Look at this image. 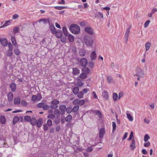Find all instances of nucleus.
<instances>
[{
    "instance_id": "f257e3e1",
    "label": "nucleus",
    "mask_w": 157,
    "mask_h": 157,
    "mask_svg": "<svg viewBox=\"0 0 157 157\" xmlns=\"http://www.w3.org/2000/svg\"><path fill=\"white\" fill-rule=\"evenodd\" d=\"M83 41L87 47H92L94 41L92 37L88 35H85L83 37Z\"/></svg>"
},
{
    "instance_id": "f03ea898",
    "label": "nucleus",
    "mask_w": 157,
    "mask_h": 157,
    "mask_svg": "<svg viewBox=\"0 0 157 157\" xmlns=\"http://www.w3.org/2000/svg\"><path fill=\"white\" fill-rule=\"evenodd\" d=\"M69 29L71 32L75 34H78L80 31V27L76 24H71L70 26Z\"/></svg>"
},
{
    "instance_id": "7ed1b4c3",
    "label": "nucleus",
    "mask_w": 157,
    "mask_h": 157,
    "mask_svg": "<svg viewBox=\"0 0 157 157\" xmlns=\"http://www.w3.org/2000/svg\"><path fill=\"white\" fill-rule=\"evenodd\" d=\"M52 105H50V108L52 109H56L58 107V104L59 103V101L56 99H54L51 102Z\"/></svg>"
},
{
    "instance_id": "20e7f679",
    "label": "nucleus",
    "mask_w": 157,
    "mask_h": 157,
    "mask_svg": "<svg viewBox=\"0 0 157 157\" xmlns=\"http://www.w3.org/2000/svg\"><path fill=\"white\" fill-rule=\"evenodd\" d=\"M136 71L137 74L134 75V76L136 75L138 76H140L143 77L144 75V71L140 67H137L136 69Z\"/></svg>"
},
{
    "instance_id": "39448f33",
    "label": "nucleus",
    "mask_w": 157,
    "mask_h": 157,
    "mask_svg": "<svg viewBox=\"0 0 157 157\" xmlns=\"http://www.w3.org/2000/svg\"><path fill=\"white\" fill-rule=\"evenodd\" d=\"M59 112L61 114V115H64L65 114L66 106L65 105H62L59 106Z\"/></svg>"
},
{
    "instance_id": "423d86ee",
    "label": "nucleus",
    "mask_w": 157,
    "mask_h": 157,
    "mask_svg": "<svg viewBox=\"0 0 157 157\" xmlns=\"http://www.w3.org/2000/svg\"><path fill=\"white\" fill-rule=\"evenodd\" d=\"M80 63L83 67H86L87 64V59L85 58H82L80 60Z\"/></svg>"
},
{
    "instance_id": "0eeeda50",
    "label": "nucleus",
    "mask_w": 157,
    "mask_h": 157,
    "mask_svg": "<svg viewBox=\"0 0 157 157\" xmlns=\"http://www.w3.org/2000/svg\"><path fill=\"white\" fill-rule=\"evenodd\" d=\"M85 30L86 32L91 35H93L94 33L92 29L90 27H86L85 29Z\"/></svg>"
},
{
    "instance_id": "6e6552de",
    "label": "nucleus",
    "mask_w": 157,
    "mask_h": 157,
    "mask_svg": "<svg viewBox=\"0 0 157 157\" xmlns=\"http://www.w3.org/2000/svg\"><path fill=\"white\" fill-rule=\"evenodd\" d=\"M55 34H56V36L57 38H59L62 37L63 33L61 30H58L56 32V33Z\"/></svg>"
},
{
    "instance_id": "1a4fd4ad",
    "label": "nucleus",
    "mask_w": 157,
    "mask_h": 157,
    "mask_svg": "<svg viewBox=\"0 0 157 157\" xmlns=\"http://www.w3.org/2000/svg\"><path fill=\"white\" fill-rule=\"evenodd\" d=\"M73 71L72 74L74 75H78L80 73V71L78 68L77 67H73L72 68Z\"/></svg>"
},
{
    "instance_id": "9d476101",
    "label": "nucleus",
    "mask_w": 157,
    "mask_h": 157,
    "mask_svg": "<svg viewBox=\"0 0 157 157\" xmlns=\"http://www.w3.org/2000/svg\"><path fill=\"white\" fill-rule=\"evenodd\" d=\"M82 71L83 73H84L87 75L91 71L88 67H83L82 69Z\"/></svg>"
},
{
    "instance_id": "9b49d317",
    "label": "nucleus",
    "mask_w": 157,
    "mask_h": 157,
    "mask_svg": "<svg viewBox=\"0 0 157 157\" xmlns=\"http://www.w3.org/2000/svg\"><path fill=\"white\" fill-rule=\"evenodd\" d=\"M8 100L9 102H12L13 99V94L11 92H9L7 95Z\"/></svg>"
},
{
    "instance_id": "f8f14e48",
    "label": "nucleus",
    "mask_w": 157,
    "mask_h": 157,
    "mask_svg": "<svg viewBox=\"0 0 157 157\" xmlns=\"http://www.w3.org/2000/svg\"><path fill=\"white\" fill-rule=\"evenodd\" d=\"M54 114L55 115V117L60 118V116L61 115V114L59 112V110L58 109H56L54 111Z\"/></svg>"
},
{
    "instance_id": "ddd939ff",
    "label": "nucleus",
    "mask_w": 157,
    "mask_h": 157,
    "mask_svg": "<svg viewBox=\"0 0 157 157\" xmlns=\"http://www.w3.org/2000/svg\"><path fill=\"white\" fill-rule=\"evenodd\" d=\"M43 123V119L40 118L37 120V122L36 124L38 128H40Z\"/></svg>"
},
{
    "instance_id": "4468645a",
    "label": "nucleus",
    "mask_w": 157,
    "mask_h": 157,
    "mask_svg": "<svg viewBox=\"0 0 157 157\" xmlns=\"http://www.w3.org/2000/svg\"><path fill=\"white\" fill-rule=\"evenodd\" d=\"M90 57L92 60L95 59L97 58V55L95 52L93 51L91 53L90 55Z\"/></svg>"
},
{
    "instance_id": "2eb2a0df",
    "label": "nucleus",
    "mask_w": 157,
    "mask_h": 157,
    "mask_svg": "<svg viewBox=\"0 0 157 157\" xmlns=\"http://www.w3.org/2000/svg\"><path fill=\"white\" fill-rule=\"evenodd\" d=\"M10 87L13 92H14L16 89V85L15 83L14 82L12 83L10 86Z\"/></svg>"
},
{
    "instance_id": "dca6fc26",
    "label": "nucleus",
    "mask_w": 157,
    "mask_h": 157,
    "mask_svg": "<svg viewBox=\"0 0 157 157\" xmlns=\"http://www.w3.org/2000/svg\"><path fill=\"white\" fill-rule=\"evenodd\" d=\"M86 53V50L83 48L80 49L79 52V55L81 56H84Z\"/></svg>"
},
{
    "instance_id": "f3484780",
    "label": "nucleus",
    "mask_w": 157,
    "mask_h": 157,
    "mask_svg": "<svg viewBox=\"0 0 157 157\" xmlns=\"http://www.w3.org/2000/svg\"><path fill=\"white\" fill-rule=\"evenodd\" d=\"M50 28L51 32V33L53 34H55L56 32V29L54 25L52 24L50 25Z\"/></svg>"
},
{
    "instance_id": "a211bd4d",
    "label": "nucleus",
    "mask_w": 157,
    "mask_h": 157,
    "mask_svg": "<svg viewBox=\"0 0 157 157\" xmlns=\"http://www.w3.org/2000/svg\"><path fill=\"white\" fill-rule=\"evenodd\" d=\"M1 43L4 46H6L8 44L7 41L6 39L2 38L1 40Z\"/></svg>"
},
{
    "instance_id": "6ab92c4d",
    "label": "nucleus",
    "mask_w": 157,
    "mask_h": 157,
    "mask_svg": "<svg viewBox=\"0 0 157 157\" xmlns=\"http://www.w3.org/2000/svg\"><path fill=\"white\" fill-rule=\"evenodd\" d=\"M21 101V98L19 97H16L14 100V103L15 105H19Z\"/></svg>"
},
{
    "instance_id": "aec40b11",
    "label": "nucleus",
    "mask_w": 157,
    "mask_h": 157,
    "mask_svg": "<svg viewBox=\"0 0 157 157\" xmlns=\"http://www.w3.org/2000/svg\"><path fill=\"white\" fill-rule=\"evenodd\" d=\"M6 118L3 115H1L0 117V123L2 124H4L6 123Z\"/></svg>"
},
{
    "instance_id": "412c9836",
    "label": "nucleus",
    "mask_w": 157,
    "mask_h": 157,
    "mask_svg": "<svg viewBox=\"0 0 157 157\" xmlns=\"http://www.w3.org/2000/svg\"><path fill=\"white\" fill-rule=\"evenodd\" d=\"M36 122L37 120L34 117L31 118L30 121V123L33 126H35L36 124Z\"/></svg>"
},
{
    "instance_id": "4be33fe9",
    "label": "nucleus",
    "mask_w": 157,
    "mask_h": 157,
    "mask_svg": "<svg viewBox=\"0 0 157 157\" xmlns=\"http://www.w3.org/2000/svg\"><path fill=\"white\" fill-rule=\"evenodd\" d=\"M11 40L13 44V45L16 47L17 45V42L14 36H12L11 37Z\"/></svg>"
},
{
    "instance_id": "5701e85b",
    "label": "nucleus",
    "mask_w": 157,
    "mask_h": 157,
    "mask_svg": "<svg viewBox=\"0 0 157 157\" xmlns=\"http://www.w3.org/2000/svg\"><path fill=\"white\" fill-rule=\"evenodd\" d=\"M68 39L70 42H73L74 40V37L71 34H69L68 35Z\"/></svg>"
},
{
    "instance_id": "b1692460",
    "label": "nucleus",
    "mask_w": 157,
    "mask_h": 157,
    "mask_svg": "<svg viewBox=\"0 0 157 157\" xmlns=\"http://www.w3.org/2000/svg\"><path fill=\"white\" fill-rule=\"evenodd\" d=\"M103 96L105 100H107L109 98L108 93L104 91L103 93Z\"/></svg>"
},
{
    "instance_id": "393cba45",
    "label": "nucleus",
    "mask_w": 157,
    "mask_h": 157,
    "mask_svg": "<svg viewBox=\"0 0 157 157\" xmlns=\"http://www.w3.org/2000/svg\"><path fill=\"white\" fill-rule=\"evenodd\" d=\"M19 118L18 116H15L13 119V124L15 125L19 121Z\"/></svg>"
},
{
    "instance_id": "a878e982",
    "label": "nucleus",
    "mask_w": 157,
    "mask_h": 157,
    "mask_svg": "<svg viewBox=\"0 0 157 157\" xmlns=\"http://www.w3.org/2000/svg\"><path fill=\"white\" fill-rule=\"evenodd\" d=\"M105 133V131L104 128H101L99 131V136L101 138L103 137Z\"/></svg>"
},
{
    "instance_id": "bb28decb",
    "label": "nucleus",
    "mask_w": 157,
    "mask_h": 157,
    "mask_svg": "<svg viewBox=\"0 0 157 157\" xmlns=\"http://www.w3.org/2000/svg\"><path fill=\"white\" fill-rule=\"evenodd\" d=\"M130 32V30L127 29L124 35V37L125 39L126 40V41H127L128 40V37Z\"/></svg>"
},
{
    "instance_id": "cd10ccee",
    "label": "nucleus",
    "mask_w": 157,
    "mask_h": 157,
    "mask_svg": "<svg viewBox=\"0 0 157 157\" xmlns=\"http://www.w3.org/2000/svg\"><path fill=\"white\" fill-rule=\"evenodd\" d=\"M12 21L11 20H8L6 21L3 25L1 26V28L4 27L5 26H7L10 25V24L11 23Z\"/></svg>"
},
{
    "instance_id": "c85d7f7f",
    "label": "nucleus",
    "mask_w": 157,
    "mask_h": 157,
    "mask_svg": "<svg viewBox=\"0 0 157 157\" xmlns=\"http://www.w3.org/2000/svg\"><path fill=\"white\" fill-rule=\"evenodd\" d=\"M79 77L80 78L84 79L87 78V75L84 73H81L79 75Z\"/></svg>"
},
{
    "instance_id": "c756f323",
    "label": "nucleus",
    "mask_w": 157,
    "mask_h": 157,
    "mask_svg": "<svg viewBox=\"0 0 157 157\" xmlns=\"http://www.w3.org/2000/svg\"><path fill=\"white\" fill-rule=\"evenodd\" d=\"M95 17L99 18H102L103 17V15L100 12H97L95 14Z\"/></svg>"
},
{
    "instance_id": "7c9ffc66",
    "label": "nucleus",
    "mask_w": 157,
    "mask_h": 157,
    "mask_svg": "<svg viewBox=\"0 0 157 157\" xmlns=\"http://www.w3.org/2000/svg\"><path fill=\"white\" fill-rule=\"evenodd\" d=\"M62 30L64 36H67L68 35V34L66 27H63Z\"/></svg>"
},
{
    "instance_id": "2f4dec72",
    "label": "nucleus",
    "mask_w": 157,
    "mask_h": 157,
    "mask_svg": "<svg viewBox=\"0 0 157 157\" xmlns=\"http://www.w3.org/2000/svg\"><path fill=\"white\" fill-rule=\"evenodd\" d=\"M18 46H17L14 49V53L16 55H19L20 54V51L18 49Z\"/></svg>"
},
{
    "instance_id": "473e14b6",
    "label": "nucleus",
    "mask_w": 157,
    "mask_h": 157,
    "mask_svg": "<svg viewBox=\"0 0 157 157\" xmlns=\"http://www.w3.org/2000/svg\"><path fill=\"white\" fill-rule=\"evenodd\" d=\"M78 91L79 88L78 87H75L73 89V92L75 95L78 94Z\"/></svg>"
},
{
    "instance_id": "72a5a7b5",
    "label": "nucleus",
    "mask_w": 157,
    "mask_h": 157,
    "mask_svg": "<svg viewBox=\"0 0 157 157\" xmlns=\"http://www.w3.org/2000/svg\"><path fill=\"white\" fill-rule=\"evenodd\" d=\"M88 66L90 68H93L94 66V63L92 61H90L89 62Z\"/></svg>"
},
{
    "instance_id": "f704fd0d",
    "label": "nucleus",
    "mask_w": 157,
    "mask_h": 157,
    "mask_svg": "<svg viewBox=\"0 0 157 157\" xmlns=\"http://www.w3.org/2000/svg\"><path fill=\"white\" fill-rule=\"evenodd\" d=\"M67 113L68 114L70 113L71 112H72V109L71 107L69 106L67 108H66V110Z\"/></svg>"
},
{
    "instance_id": "c9c22d12",
    "label": "nucleus",
    "mask_w": 157,
    "mask_h": 157,
    "mask_svg": "<svg viewBox=\"0 0 157 157\" xmlns=\"http://www.w3.org/2000/svg\"><path fill=\"white\" fill-rule=\"evenodd\" d=\"M72 118V116L71 115H68L65 118L66 121L68 122H69Z\"/></svg>"
},
{
    "instance_id": "e433bc0d",
    "label": "nucleus",
    "mask_w": 157,
    "mask_h": 157,
    "mask_svg": "<svg viewBox=\"0 0 157 157\" xmlns=\"http://www.w3.org/2000/svg\"><path fill=\"white\" fill-rule=\"evenodd\" d=\"M79 109V106L78 105H75L73 108H72V112L75 113L76 111H77Z\"/></svg>"
},
{
    "instance_id": "4c0bfd02",
    "label": "nucleus",
    "mask_w": 157,
    "mask_h": 157,
    "mask_svg": "<svg viewBox=\"0 0 157 157\" xmlns=\"http://www.w3.org/2000/svg\"><path fill=\"white\" fill-rule=\"evenodd\" d=\"M60 118L55 117L54 120V122L56 124H59L60 121Z\"/></svg>"
},
{
    "instance_id": "58836bf2",
    "label": "nucleus",
    "mask_w": 157,
    "mask_h": 157,
    "mask_svg": "<svg viewBox=\"0 0 157 157\" xmlns=\"http://www.w3.org/2000/svg\"><path fill=\"white\" fill-rule=\"evenodd\" d=\"M31 119V117L29 116H25L24 117V120L25 121L29 122L30 121Z\"/></svg>"
},
{
    "instance_id": "ea45409f",
    "label": "nucleus",
    "mask_w": 157,
    "mask_h": 157,
    "mask_svg": "<svg viewBox=\"0 0 157 157\" xmlns=\"http://www.w3.org/2000/svg\"><path fill=\"white\" fill-rule=\"evenodd\" d=\"M151 46V44L149 42H147L145 44V48L146 51L148 50Z\"/></svg>"
},
{
    "instance_id": "a19ab883",
    "label": "nucleus",
    "mask_w": 157,
    "mask_h": 157,
    "mask_svg": "<svg viewBox=\"0 0 157 157\" xmlns=\"http://www.w3.org/2000/svg\"><path fill=\"white\" fill-rule=\"evenodd\" d=\"M13 53L12 51L8 50L7 51L6 55L9 57H11L12 56Z\"/></svg>"
},
{
    "instance_id": "79ce46f5",
    "label": "nucleus",
    "mask_w": 157,
    "mask_h": 157,
    "mask_svg": "<svg viewBox=\"0 0 157 157\" xmlns=\"http://www.w3.org/2000/svg\"><path fill=\"white\" fill-rule=\"evenodd\" d=\"M112 126L113 127L112 132H114L115 131L116 128V123L114 121L112 122Z\"/></svg>"
},
{
    "instance_id": "37998d69",
    "label": "nucleus",
    "mask_w": 157,
    "mask_h": 157,
    "mask_svg": "<svg viewBox=\"0 0 157 157\" xmlns=\"http://www.w3.org/2000/svg\"><path fill=\"white\" fill-rule=\"evenodd\" d=\"M47 118L48 119L50 118L52 120H54L55 118V114H49L47 117Z\"/></svg>"
},
{
    "instance_id": "c03bdc74",
    "label": "nucleus",
    "mask_w": 157,
    "mask_h": 157,
    "mask_svg": "<svg viewBox=\"0 0 157 157\" xmlns=\"http://www.w3.org/2000/svg\"><path fill=\"white\" fill-rule=\"evenodd\" d=\"M45 104H44L43 109L44 110H47L50 108V106H49L48 105H45Z\"/></svg>"
},
{
    "instance_id": "a18cd8bd",
    "label": "nucleus",
    "mask_w": 157,
    "mask_h": 157,
    "mask_svg": "<svg viewBox=\"0 0 157 157\" xmlns=\"http://www.w3.org/2000/svg\"><path fill=\"white\" fill-rule=\"evenodd\" d=\"M113 99L114 101H116L117 100V98L118 95L117 93H113Z\"/></svg>"
},
{
    "instance_id": "49530a36",
    "label": "nucleus",
    "mask_w": 157,
    "mask_h": 157,
    "mask_svg": "<svg viewBox=\"0 0 157 157\" xmlns=\"http://www.w3.org/2000/svg\"><path fill=\"white\" fill-rule=\"evenodd\" d=\"M36 96L37 97V101H40L42 98L41 95L40 93H37Z\"/></svg>"
},
{
    "instance_id": "de8ad7c7",
    "label": "nucleus",
    "mask_w": 157,
    "mask_h": 157,
    "mask_svg": "<svg viewBox=\"0 0 157 157\" xmlns=\"http://www.w3.org/2000/svg\"><path fill=\"white\" fill-rule=\"evenodd\" d=\"M85 103V101L83 100H79V99L78 105L81 106L83 105Z\"/></svg>"
},
{
    "instance_id": "09e8293b",
    "label": "nucleus",
    "mask_w": 157,
    "mask_h": 157,
    "mask_svg": "<svg viewBox=\"0 0 157 157\" xmlns=\"http://www.w3.org/2000/svg\"><path fill=\"white\" fill-rule=\"evenodd\" d=\"M150 20H148L146 21L144 25V27L145 28H147L150 23Z\"/></svg>"
},
{
    "instance_id": "8fccbe9b",
    "label": "nucleus",
    "mask_w": 157,
    "mask_h": 157,
    "mask_svg": "<svg viewBox=\"0 0 157 157\" xmlns=\"http://www.w3.org/2000/svg\"><path fill=\"white\" fill-rule=\"evenodd\" d=\"M21 104L23 106H26L28 105V103L25 101L22 100L21 102Z\"/></svg>"
},
{
    "instance_id": "3c124183",
    "label": "nucleus",
    "mask_w": 157,
    "mask_h": 157,
    "mask_svg": "<svg viewBox=\"0 0 157 157\" xmlns=\"http://www.w3.org/2000/svg\"><path fill=\"white\" fill-rule=\"evenodd\" d=\"M44 103L43 102L39 103L37 105V107L39 108H43Z\"/></svg>"
},
{
    "instance_id": "603ef678",
    "label": "nucleus",
    "mask_w": 157,
    "mask_h": 157,
    "mask_svg": "<svg viewBox=\"0 0 157 157\" xmlns=\"http://www.w3.org/2000/svg\"><path fill=\"white\" fill-rule=\"evenodd\" d=\"M83 93L82 91H81L79 92L78 94V97L79 98H82L83 97Z\"/></svg>"
},
{
    "instance_id": "864d4df0",
    "label": "nucleus",
    "mask_w": 157,
    "mask_h": 157,
    "mask_svg": "<svg viewBox=\"0 0 157 157\" xmlns=\"http://www.w3.org/2000/svg\"><path fill=\"white\" fill-rule=\"evenodd\" d=\"M127 117L128 119L130 121H132V120H133L132 117V116H131V115L129 113H128L127 114Z\"/></svg>"
},
{
    "instance_id": "5fc2aeb1",
    "label": "nucleus",
    "mask_w": 157,
    "mask_h": 157,
    "mask_svg": "<svg viewBox=\"0 0 157 157\" xmlns=\"http://www.w3.org/2000/svg\"><path fill=\"white\" fill-rule=\"evenodd\" d=\"M150 138V137L148 136L147 134H146L145 135L144 137V141L145 142H147L148 139H149Z\"/></svg>"
},
{
    "instance_id": "6e6d98bb",
    "label": "nucleus",
    "mask_w": 157,
    "mask_h": 157,
    "mask_svg": "<svg viewBox=\"0 0 157 157\" xmlns=\"http://www.w3.org/2000/svg\"><path fill=\"white\" fill-rule=\"evenodd\" d=\"M79 99L74 100L72 102L73 104L74 105H78Z\"/></svg>"
},
{
    "instance_id": "4d7b16f0",
    "label": "nucleus",
    "mask_w": 157,
    "mask_h": 157,
    "mask_svg": "<svg viewBox=\"0 0 157 157\" xmlns=\"http://www.w3.org/2000/svg\"><path fill=\"white\" fill-rule=\"evenodd\" d=\"M55 8L57 10H61L63 9H65L66 8V7L65 6H56L55 7Z\"/></svg>"
},
{
    "instance_id": "13d9d810",
    "label": "nucleus",
    "mask_w": 157,
    "mask_h": 157,
    "mask_svg": "<svg viewBox=\"0 0 157 157\" xmlns=\"http://www.w3.org/2000/svg\"><path fill=\"white\" fill-rule=\"evenodd\" d=\"M47 124L49 126H50L52 125V121L50 119H48L47 121Z\"/></svg>"
},
{
    "instance_id": "bf43d9fd",
    "label": "nucleus",
    "mask_w": 157,
    "mask_h": 157,
    "mask_svg": "<svg viewBox=\"0 0 157 157\" xmlns=\"http://www.w3.org/2000/svg\"><path fill=\"white\" fill-rule=\"evenodd\" d=\"M96 115H98L99 118H101V114L99 110H98L96 112Z\"/></svg>"
},
{
    "instance_id": "052dcab7",
    "label": "nucleus",
    "mask_w": 157,
    "mask_h": 157,
    "mask_svg": "<svg viewBox=\"0 0 157 157\" xmlns=\"http://www.w3.org/2000/svg\"><path fill=\"white\" fill-rule=\"evenodd\" d=\"M60 119L61 120V122L62 124L64 123L65 122V121H66L65 118L64 116H61Z\"/></svg>"
},
{
    "instance_id": "680f3d73",
    "label": "nucleus",
    "mask_w": 157,
    "mask_h": 157,
    "mask_svg": "<svg viewBox=\"0 0 157 157\" xmlns=\"http://www.w3.org/2000/svg\"><path fill=\"white\" fill-rule=\"evenodd\" d=\"M31 100L33 101H36V100H37V97L36 95H33L32 97Z\"/></svg>"
},
{
    "instance_id": "e2e57ef3",
    "label": "nucleus",
    "mask_w": 157,
    "mask_h": 157,
    "mask_svg": "<svg viewBox=\"0 0 157 157\" xmlns=\"http://www.w3.org/2000/svg\"><path fill=\"white\" fill-rule=\"evenodd\" d=\"M133 132L132 131L130 133V135L129 136V137L127 139L128 140H132V137L133 136Z\"/></svg>"
},
{
    "instance_id": "0e129e2a",
    "label": "nucleus",
    "mask_w": 157,
    "mask_h": 157,
    "mask_svg": "<svg viewBox=\"0 0 157 157\" xmlns=\"http://www.w3.org/2000/svg\"><path fill=\"white\" fill-rule=\"evenodd\" d=\"M92 150L93 148L91 147H90L86 148V151L87 152H90L92 151Z\"/></svg>"
},
{
    "instance_id": "69168bd1",
    "label": "nucleus",
    "mask_w": 157,
    "mask_h": 157,
    "mask_svg": "<svg viewBox=\"0 0 157 157\" xmlns=\"http://www.w3.org/2000/svg\"><path fill=\"white\" fill-rule=\"evenodd\" d=\"M18 29L19 28L18 27H14L13 29V32L15 33H17L18 32Z\"/></svg>"
},
{
    "instance_id": "338daca9",
    "label": "nucleus",
    "mask_w": 157,
    "mask_h": 157,
    "mask_svg": "<svg viewBox=\"0 0 157 157\" xmlns=\"http://www.w3.org/2000/svg\"><path fill=\"white\" fill-rule=\"evenodd\" d=\"M132 150L133 151L136 147V145L131 144L130 145Z\"/></svg>"
},
{
    "instance_id": "774afa93",
    "label": "nucleus",
    "mask_w": 157,
    "mask_h": 157,
    "mask_svg": "<svg viewBox=\"0 0 157 157\" xmlns=\"http://www.w3.org/2000/svg\"><path fill=\"white\" fill-rule=\"evenodd\" d=\"M46 41L44 39L42 41H41L40 42L41 44L43 46H45V43Z\"/></svg>"
}]
</instances>
